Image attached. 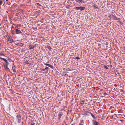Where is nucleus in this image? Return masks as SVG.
<instances>
[{
	"instance_id": "obj_1",
	"label": "nucleus",
	"mask_w": 125,
	"mask_h": 125,
	"mask_svg": "<svg viewBox=\"0 0 125 125\" xmlns=\"http://www.w3.org/2000/svg\"><path fill=\"white\" fill-rule=\"evenodd\" d=\"M17 118L18 119V122L19 123L21 120V117L20 115H18L17 116Z\"/></svg>"
},
{
	"instance_id": "obj_2",
	"label": "nucleus",
	"mask_w": 125,
	"mask_h": 125,
	"mask_svg": "<svg viewBox=\"0 0 125 125\" xmlns=\"http://www.w3.org/2000/svg\"><path fill=\"white\" fill-rule=\"evenodd\" d=\"M16 32L17 34H19L21 33V31L18 29H16Z\"/></svg>"
},
{
	"instance_id": "obj_3",
	"label": "nucleus",
	"mask_w": 125,
	"mask_h": 125,
	"mask_svg": "<svg viewBox=\"0 0 125 125\" xmlns=\"http://www.w3.org/2000/svg\"><path fill=\"white\" fill-rule=\"evenodd\" d=\"M76 1L77 2H78L79 3V4H80L81 3H82V2H83V1L82 0H76Z\"/></svg>"
},
{
	"instance_id": "obj_4",
	"label": "nucleus",
	"mask_w": 125,
	"mask_h": 125,
	"mask_svg": "<svg viewBox=\"0 0 125 125\" xmlns=\"http://www.w3.org/2000/svg\"><path fill=\"white\" fill-rule=\"evenodd\" d=\"M34 47V46L30 45L29 46V48L30 49H33Z\"/></svg>"
},
{
	"instance_id": "obj_5",
	"label": "nucleus",
	"mask_w": 125,
	"mask_h": 125,
	"mask_svg": "<svg viewBox=\"0 0 125 125\" xmlns=\"http://www.w3.org/2000/svg\"><path fill=\"white\" fill-rule=\"evenodd\" d=\"M85 8L84 7H83L81 6L79 7V10H84V9Z\"/></svg>"
},
{
	"instance_id": "obj_6",
	"label": "nucleus",
	"mask_w": 125,
	"mask_h": 125,
	"mask_svg": "<svg viewBox=\"0 0 125 125\" xmlns=\"http://www.w3.org/2000/svg\"><path fill=\"white\" fill-rule=\"evenodd\" d=\"M110 17L111 18L115 19H116L117 18L114 15H111Z\"/></svg>"
},
{
	"instance_id": "obj_7",
	"label": "nucleus",
	"mask_w": 125,
	"mask_h": 125,
	"mask_svg": "<svg viewBox=\"0 0 125 125\" xmlns=\"http://www.w3.org/2000/svg\"><path fill=\"white\" fill-rule=\"evenodd\" d=\"M13 39H11L10 38H9L8 40L9 42L10 43L12 42H13Z\"/></svg>"
},
{
	"instance_id": "obj_8",
	"label": "nucleus",
	"mask_w": 125,
	"mask_h": 125,
	"mask_svg": "<svg viewBox=\"0 0 125 125\" xmlns=\"http://www.w3.org/2000/svg\"><path fill=\"white\" fill-rule=\"evenodd\" d=\"M15 68L16 67L15 66L12 67V70L14 72H16Z\"/></svg>"
},
{
	"instance_id": "obj_9",
	"label": "nucleus",
	"mask_w": 125,
	"mask_h": 125,
	"mask_svg": "<svg viewBox=\"0 0 125 125\" xmlns=\"http://www.w3.org/2000/svg\"><path fill=\"white\" fill-rule=\"evenodd\" d=\"M18 45L20 46H22L24 45V44L22 43H18Z\"/></svg>"
},
{
	"instance_id": "obj_10",
	"label": "nucleus",
	"mask_w": 125,
	"mask_h": 125,
	"mask_svg": "<svg viewBox=\"0 0 125 125\" xmlns=\"http://www.w3.org/2000/svg\"><path fill=\"white\" fill-rule=\"evenodd\" d=\"M45 65L46 66H47L49 67H52V66L50 65L49 64H45Z\"/></svg>"
},
{
	"instance_id": "obj_11",
	"label": "nucleus",
	"mask_w": 125,
	"mask_h": 125,
	"mask_svg": "<svg viewBox=\"0 0 125 125\" xmlns=\"http://www.w3.org/2000/svg\"><path fill=\"white\" fill-rule=\"evenodd\" d=\"M2 60H3L5 62H6L7 61L4 58H1Z\"/></svg>"
},
{
	"instance_id": "obj_12",
	"label": "nucleus",
	"mask_w": 125,
	"mask_h": 125,
	"mask_svg": "<svg viewBox=\"0 0 125 125\" xmlns=\"http://www.w3.org/2000/svg\"><path fill=\"white\" fill-rule=\"evenodd\" d=\"M49 69V67H46L45 69H43V71H44L45 70H47L48 69Z\"/></svg>"
},
{
	"instance_id": "obj_13",
	"label": "nucleus",
	"mask_w": 125,
	"mask_h": 125,
	"mask_svg": "<svg viewBox=\"0 0 125 125\" xmlns=\"http://www.w3.org/2000/svg\"><path fill=\"white\" fill-rule=\"evenodd\" d=\"M34 124L35 123L32 121L31 123V125H34Z\"/></svg>"
},
{
	"instance_id": "obj_14",
	"label": "nucleus",
	"mask_w": 125,
	"mask_h": 125,
	"mask_svg": "<svg viewBox=\"0 0 125 125\" xmlns=\"http://www.w3.org/2000/svg\"><path fill=\"white\" fill-rule=\"evenodd\" d=\"M75 9L76 10H79V7H76Z\"/></svg>"
},
{
	"instance_id": "obj_15",
	"label": "nucleus",
	"mask_w": 125,
	"mask_h": 125,
	"mask_svg": "<svg viewBox=\"0 0 125 125\" xmlns=\"http://www.w3.org/2000/svg\"><path fill=\"white\" fill-rule=\"evenodd\" d=\"M91 114L93 118H94L95 119V116L93 114Z\"/></svg>"
},
{
	"instance_id": "obj_16",
	"label": "nucleus",
	"mask_w": 125,
	"mask_h": 125,
	"mask_svg": "<svg viewBox=\"0 0 125 125\" xmlns=\"http://www.w3.org/2000/svg\"><path fill=\"white\" fill-rule=\"evenodd\" d=\"M95 123H96V125H99V123L97 122H95Z\"/></svg>"
},
{
	"instance_id": "obj_17",
	"label": "nucleus",
	"mask_w": 125,
	"mask_h": 125,
	"mask_svg": "<svg viewBox=\"0 0 125 125\" xmlns=\"http://www.w3.org/2000/svg\"><path fill=\"white\" fill-rule=\"evenodd\" d=\"M104 67L106 69H108V68L106 66H104Z\"/></svg>"
},
{
	"instance_id": "obj_18",
	"label": "nucleus",
	"mask_w": 125,
	"mask_h": 125,
	"mask_svg": "<svg viewBox=\"0 0 125 125\" xmlns=\"http://www.w3.org/2000/svg\"><path fill=\"white\" fill-rule=\"evenodd\" d=\"M86 113L87 115H89L90 114H91V113L89 112H87Z\"/></svg>"
},
{
	"instance_id": "obj_19",
	"label": "nucleus",
	"mask_w": 125,
	"mask_h": 125,
	"mask_svg": "<svg viewBox=\"0 0 125 125\" xmlns=\"http://www.w3.org/2000/svg\"><path fill=\"white\" fill-rule=\"evenodd\" d=\"M80 59L79 57H77L76 58V59Z\"/></svg>"
},
{
	"instance_id": "obj_20",
	"label": "nucleus",
	"mask_w": 125,
	"mask_h": 125,
	"mask_svg": "<svg viewBox=\"0 0 125 125\" xmlns=\"http://www.w3.org/2000/svg\"><path fill=\"white\" fill-rule=\"evenodd\" d=\"M2 3V1L0 0V5H1Z\"/></svg>"
},
{
	"instance_id": "obj_21",
	"label": "nucleus",
	"mask_w": 125,
	"mask_h": 125,
	"mask_svg": "<svg viewBox=\"0 0 125 125\" xmlns=\"http://www.w3.org/2000/svg\"><path fill=\"white\" fill-rule=\"evenodd\" d=\"M37 5L38 6H41V5L39 3H38L37 4Z\"/></svg>"
},
{
	"instance_id": "obj_22",
	"label": "nucleus",
	"mask_w": 125,
	"mask_h": 125,
	"mask_svg": "<svg viewBox=\"0 0 125 125\" xmlns=\"http://www.w3.org/2000/svg\"><path fill=\"white\" fill-rule=\"evenodd\" d=\"M6 68L8 70H9V69L8 68L7 65V66H6V67L5 68V69H6Z\"/></svg>"
},
{
	"instance_id": "obj_23",
	"label": "nucleus",
	"mask_w": 125,
	"mask_h": 125,
	"mask_svg": "<svg viewBox=\"0 0 125 125\" xmlns=\"http://www.w3.org/2000/svg\"><path fill=\"white\" fill-rule=\"evenodd\" d=\"M95 121L94 122V125H96V123H95Z\"/></svg>"
},
{
	"instance_id": "obj_24",
	"label": "nucleus",
	"mask_w": 125,
	"mask_h": 125,
	"mask_svg": "<svg viewBox=\"0 0 125 125\" xmlns=\"http://www.w3.org/2000/svg\"><path fill=\"white\" fill-rule=\"evenodd\" d=\"M6 62L7 64H8L9 63V62H7V61Z\"/></svg>"
},
{
	"instance_id": "obj_25",
	"label": "nucleus",
	"mask_w": 125,
	"mask_h": 125,
	"mask_svg": "<svg viewBox=\"0 0 125 125\" xmlns=\"http://www.w3.org/2000/svg\"><path fill=\"white\" fill-rule=\"evenodd\" d=\"M6 62L7 64H8L9 63V62H7V61Z\"/></svg>"
},
{
	"instance_id": "obj_26",
	"label": "nucleus",
	"mask_w": 125,
	"mask_h": 125,
	"mask_svg": "<svg viewBox=\"0 0 125 125\" xmlns=\"http://www.w3.org/2000/svg\"><path fill=\"white\" fill-rule=\"evenodd\" d=\"M79 125H83V124H81Z\"/></svg>"
},
{
	"instance_id": "obj_27",
	"label": "nucleus",
	"mask_w": 125,
	"mask_h": 125,
	"mask_svg": "<svg viewBox=\"0 0 125 125\" xmlns=\"http://www.w3.org/2000/svg\"><path fill=\"white\" fill-rule=\"evenodd\" d=\"M6 0L7 1H8V0Z\"/></svg>"
},
{
	"instance_id": "obj_28",
	"label": "nucleus",
	"mask_w": 125,
	"mask_h": 125,
	"mask_svg": "<svg viewBox=\"0 0 125 125\" xmlns=\"http://www.w3.org/2000/svg\"><path fill=\"white\" fill-rule=\"evenodd\" d=\"M1 44H0V45Z\"/></svg>"
}]
</instances>
